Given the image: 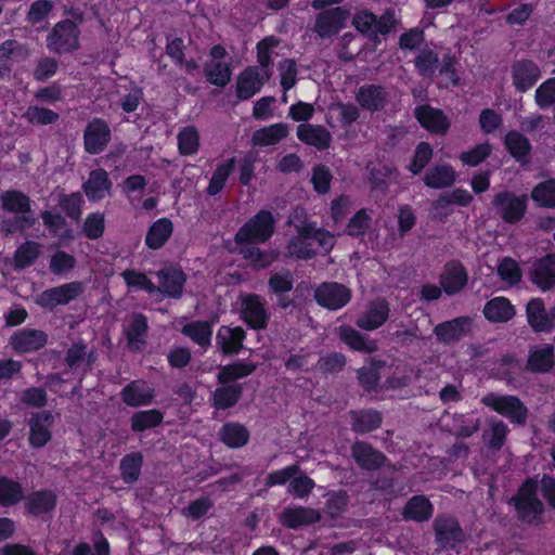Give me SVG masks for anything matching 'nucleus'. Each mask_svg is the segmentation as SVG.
Wrapping results in <instances>:
<instances>
[{
	"mask_svg": "<svg viewBox=\"0 0 555 555\" xmlns=\"http://www.w3.org/2000/svg\"><path fill=\"white\" fill-rule=\"evenodd\" d=\"M335 246V237L325 229L296 232L286 244L288 258L310 260L319 254H328Z\"/></svg>",
	"mask_w": 555,
	"mask_h": 555,
	"instance_id": "nucleus-1",
	"label": "nucleus"
},
{
	"mask_svg": "<svg viewBox=\"0 0 555 555\" xmlns=\"http://www.w3.org/2000/svg\"><path fill=\"white\" fill-rule=\"evenodd\" d=\"M514 506L518 521L524 525L538 527L544 522L545 506L538 496V485L527 479L508 502Z\"/></svg>",
	"mask_w": 555,
	"mask_h": 555,
	"instance_id": "nucleus-2",
	"label": "nucleus"
},
{
	"mask_svg": "<svg viewBox=\"0 0 555 555\" xmlns=\"http://www.w3.org/2000/svg\"><path fill=\"white\" fill-rule=\"evenodd\" d=\"M275 219L271 211L260 210L235 233V244L266 243L274 233Z\"/></svg>",
	"mask_w": 555,
	"mask_h": 555,
	"instance_id": "nucleus-3",
	"label": "nucleus"
},
{
	"mask_svg": "<svg viewBox=\"0 0 555 555\" xmlns=\"http://www.w3.org/2000/svg\"><path fill=\"white\" fill-rule=\"evenodd\" d=\"M481 402L501 415L508 417L513 423L524 425L528 418V409L515 396H500L489 392L482 397Z\"/></svg>",
	"mask_w": 555,
	"mask_h": 555,
	"instance_id": "nucleus-4",
	"label": "nucleus"
},
{
	"mask_svg": "<svg viewBox=\"0 0 555 555\" xmlns=\"http://www.w3.org/2000/svg\"><path fill=\"white\" fill-rule=\"evenodd\" d=\"M79 29L69 20L61 21L54 25L47 37V47L55 53H68L79 47Z\"/></svg>",
	"mask_w": 555,
	"mask_h": 555,
	"instance_id": "nucleus-5",
	"label": "nucleus"
},
{
	"mask_svg": "<svg viewBox=\"0 0 555 555\" xmlns=\"http://www.w3.org/2000/svg\"><path fill=\"white\" fill-rule=\"evenodd\" d=\"M85 289L86 286L82 282L66 283L40 293L36 298V304L44 309L53 310L57 306H65L77 299L83 294Z\"/></svg>",
	"mask_w": 555,
	"mask_h": 555,
	"instance_id": "nucleus-6",
	"label": "nucleus"
},
{
	"mask_svg": "<svg viewBox=\"0 0 555 555\" xmlns=\"http://www.w3.org/2000/svg\"><path fill=\"white\" fill-rule=\"evenodd\" d=\"M351 456L357 465L364 470H377L385 466L391 472L397 470V467L388 462L383 452L366 441H356L351 446Z\"/></svg>",
	"mask_w": 555,
	"mask_h": 555,
	"instance_id": "nucleus-7",
	"label": "nucleus"
},
{
	"mask_svg": "<svg viewBox=\"0 0 555 555\" xmlns=\"http://www.w3.org/2000/svg\"><path fill=\"white\" fill-rule=\"evenodd\" d=\"M527 203V195L517 196L508 191L498 193L492 201L496 214L508 223H515L524 217Z\"/></svg>",
	"mask_w": 555,
	"mask_h": 555,
	"instance_id": "nucleus-8",
	"label": "nucleus"
},
{
	"mask_svg": "<svg viewBox=\"0 0 555 555\" xmlns=\"http://www.w3.org/2000/svg\"><path fill=\"white\" fill-rule=\"evenodd\" d=\"M317 302L330 310L345 307L351 299V291L337 282H324L314 291Z\"/></svg>",
	"mask_w": 555,
	"mask_h": 555,
	"instance_id": "nucleus-9",
	"label": "nucleus"
},
{
	"mask_svg": "<svg viewBox=\"0 0 555 555\" xmlns=\"http://www.w3.org/2000/svg\"><path fill=\"white\" fill-rule=\"evenodd\" d=\"M433 526L436 542L444 550L453 548L464 541V532L454 517L438 516Z\"/></svg>",
	"mask_w": 555,
	"mask_h": 555,
	"instance_id": "nucleus-10",
	"label": "nucleus"
},
{
	"mask_svg": "<svg viewBox=\"0 0 555 555\" xmlns=\"http://www.w3.org/2000/svg\"><path fill=\"white\" fill-rule=\"evenodd\" d=\"M111 140V129L106 121L101 118L92 119L83 132L85 150L89 154H100Z\"/></svg>",
	"mask_w": 555,
	"mask_h": 555,
	"instance_id": "nucleus-11",
	"label": "nucleus"
},
{
	"mask_svg": "<svg viewBox=\"0 0 555 555\" xmlns=\"http://www.w3.org/2000/svg\"><path fill=\"white\" fill-rule=\"evenodd\" d=\"M242 319L254 330L267 327L270 314L258 295L249 294L242 298Z\"/></svg>",
	"mask_w": 555,
	"mask_h": 555,
	"instance_id": "nucleus-12",
	"label": "nucleus"
},
{
	"mask_svg": "<svg viewBox=\"0 0 555 555\" xmlns=\"http://www.w3.org/2000/svg\"><path fill=\"white\" fill-rule=\"evenodd\" d=\"M348 17L349 12L343 8L325 10L317 15L313 30L321 38L331 37L344 27Z\"/></svg>",
	"mask_w": 555,
	"mask_h": 555,
	"instance_id": "nucleus-13",
	"label": "nucleus"
},
{
	"mask_svg": "<svg viewBox=\"0 0 555 555\" xmlns=\"http://www.w3.org/2000/svg\"><path fill=\"white\" fill-rule=\"evenodd\" d=\"M356 100L362 108L369 112H380L389 102V92L380 85H363L358 89Z\"/></svg>",
	"mask_w": 555,
	"mask_h": 555,
	"instance_id": "nucleus-14",
	"label": "nucleus"
},
{
	"mask_svg": "<svg viewBox=\"0 0 555 555\" xmlns=\"http://www.w3.org/2000/svg\"><path fill=\"white\" fill-rule=\"evenodd\" d=\"M472 319L469 317H459L437 324L434 333L439 343L450 345L468 335Z\"/></svg>",
	"mask_w": 555,
	"mask_h": 555,
	"instance_id": "nucleus-15",
	"label": "nucleus"
},
{
	"mask_svg": "<svg viewBox=\"0 0 555 555\" xmlns=\"http://www.w3.org/2000/svg\"><path fill=\"white\" fill-rule=\"evenodd\" d=\"M530 281L541 291L555 287V254H548L534 261L529 271Z\"/></svg>",
	"mask_w": 555,
	"mask_h": 555,
	"instance_id": "nucleus-16",
	"label": "nucleus"
},
{
	"mask_svg": "<svg viewBox=\"0 0 555 555\" xmlns=\"http://www.w3.org/2000/svg\"><path fill=\"white\" fill-rule=\"evenodd\" d=\"M53 416L49 411L31 414L29 425V443L34 448H42L51 440V426Z\"/></svg>",
	"mask_w": 555,
	"mask_h": 555,
	"instance_id": "nucleus-17",
	"label": "nucleus"
},
{
	"mask_svg": "<svg viewBox=\"0 0 555 555\" xmlns=\"http://www.w3.org/2000/svg\"><path fill=\"white\" fill-rule=\"evenodd\" d=\"M540 76V67L531 60H518L512 65L513 85L519 92H525L534 86Z\"/></svg>",
	"mask_w": 555,
	"mask_h": 555,
	"instance_id": "nucleus-18",
	"label": "nucleus"
},
{
	"mask_svg": "<svg viewBox=\"0 0 555 555\" xmlns=\"http://www.w3.org/2000/svg\"><path fill=\"white\" fill-rule=\"evenodd\" d=\"M157 278L156 291L172 298L181 297L186 276L180 268L165 267L157 272Z\"/></svg>",
	"mask_w": 555,
	"mask_h": 555,
	"instance_id": "nucleus-19",
	"label": "nucleus"
},
{
	"mask_svg": "<svg viewBox=\"0 0 555 555\" xmlns=\"http://www.w3.org/2000/svg\"><path fill=\"white\" fill-rule=\"evenodd\" d=\"M48 343L46 332L35 328H23L11 337V346L17 352H35L43 348Z\"/></svg>",
	"mask_w": 555,
	"mask_h": 555,
	"instance_id": "nucleus-20",
	"label": "nucleus"
},
{
	"mask_svg": "<svg viewBox=\"0 0 555 555\" xmlns=\"http://www.w3.org/2000/svg\"><path fill=\"white\" fill-rule=\"evenodd\" d=\"M468 275L464 266L457 261H449L440 276V285L448 295L461 292L467 284Z\"/></svg>",
	"mask_w": 555,
	"mask_h": 555,
	"instance_id": "nucleus-21",
	"label": "nucleus"
},
{
	"mask_svg": "<svg viewBox=\"0 0 555 555\" xmlns=\"http://www.w3.org/2000/svg\"><path fill=\"white\" fill-rule=\"evenodd\" d=\"M321 518V513L318 509L304 506L285 508L280 515L281 524L289 529L313 525L320 521Z\"/></svg>",
	"mask_w": 555,
	"mask_h": 555,
	"instance_id": "nucleus-22",
	"label": "nucleus"
},
{
	"mask_svg": "<svg viewBox=\"0 0 555 555\" xmlns=\"http://www.w3.org/2000/svg\"><path fill=\"white\" fill-rule=\"evenodd\" d=\"M388 314V304L385 299L378 298L369 304L366 310L358 318L356 324L365 331H373L387 321Z\"/></svg>",
	"mask_w": 555,
	"mask_h": 555,
	"instance_id": "nucleus-23",
	"label": "nucleus"
},
{
	"mask_svg": "<svg viewBox=\"0 0 555 555\" xmlns=\"http://www.w3.org/2000/svg\"><path fill=\"white\" fill-rule=\"evenodd\" d=\"M414 116L425 129L434 133L444 134L450 127V122L442 111L429 105L416 107Z\"/></svg>",
	"mask_w": 555,
	"mask_h": 555,
	"instance_id": "nucleus-24",
	"label": "nucleus"
},
{
	"mask_svg": "<svg viewBox=\"0 0 555 555\" xmlns=\"http://www.w3.org/2000/svg\"><path fill=\"white\" fill-rule=\"evenodd\" d=\"M297 138L319 151L327 150L332 143L331 132L321 125L300 124L297 127Z\"/></svg>",
	"mask_w": 555,
	"mask_h": 555,
	"instance_id": "nucleus-25",
	"label": "nucleus"
},
{
	"mask_svg": "<svg viewBox=\"0 0 555 555\" xmlns=\"http://www.w3.org/2000/svg\"><path fill=\"white\" fill-rule=\"evenodd\" d=\"M526 317L530 327L535 333H550L552 331L550 309L545 308L541 298H532L528 301Z\"/></svg>",
	"mask_w": 555,
	"mask_h": 555,
	"instance_id": "nucleus-26",
	"label": "nucleus"
},
{
	"mask_svg": "<svg viewBox=\"0 0 555 555\" xmlns=\"http://www.w3.org/2000/svg\"><path fill=\"white\" fill-rule=\"evenodd\" d=\"M57 496L51 490H39L24 496V508L31 516H40L52 512L56 506Z\"/></svg>",
	"mask_w": 555,
	"mask_h": 555,
	"instance_id": "nucleus-27",
	"label": "nucleus"
},
{
	"mask_svg": "<svg viewBox=\"0 0 555 555\" xmlns=\"http://www.w3.org/2000/svg\"><path fill=\"white\" fill-rule=\"evenodd\" d=\"M82 188L90 201H100L111 195L112 181L108 178V173L100 168L89 173V178Z\"/></svg>",
	"mask_w": 555,
	"mask_h": 555,
	"instance_id": "nucleus-28",
	"label": "nucleus"
},
{
	"mask_svg": "<svg viewBox=\"0 0 555 555\" xmlns=\"http://www.w3.org/2000/svg\"><path fill=\"white\" fill-rule=\"evenodd\" d=\"M245 331L237 327L222 325L216 335V346L224 354H236L243 348Z\"/></svg>",
	"mask_w": 555,
	"mask_h": 555,
	"instance_id": "nucleus-29",
	"label": "nucleus"
},
{
	"mask_svg": "<svg viewBox=\"0 0 555 555\" xmlns=\"http://www.w3.org/2000/svg\"><path fill=\"white\" fill-rule=\"evenodd\" d=\"M554 363V347L544 344L531 348L526 369L534 373H546L553 369Z\"/></svg>",
	"mask_w": 555,
	"mask_h": 555,
	"instance_id": "nucleus-30",
	"label": "nucleus"
},
{
	"mask_svg": "<svg viewBox=\"0 0 555 555\" xmlns=\"http://www.w3.org/2000/svg\"><path fill=\"white\" fill-rule=\"evenodd\" d=\"M147 319L142 313H133L125 331L128 347L131 351H140L145 345L147 334Z\"/></svg>",
	"mask_w": 555,
	"mask_h": 555,
	"instance_id": "nucleus-31",
	"label": "nucleus"
},
{
	"mask_svg": "<svg viewBox=\"0 0 555 555\" xmlns=\"http://www.w3.org/2000/svg\"><path fill=\"white\" fill-rule=\"evenodd\" d=\"M264 80L260 77L257 67H247L237 78L236 94L240 100H247L256 94L263 86Z\"/></svg>",
	"mask_w": 555,
	"mask_h": 555,
	"instance_id": "nucleus-32",
	"label": "nucleus"
},
{
	"mask_svg": "<svg viewBox=\"0 0 555 555\" xmlns=\"http://www.w3.org/2000/svg\"><path fill=\"white\" fill-rule=\"evenodd\" d=\"M122 401L129 406H140L151 403L154 391L142 380H133L121 390Z\"/></svg>",
	"mask_w": 555,
	"mask_h": 555,
	"instance_id": "nucleus-33",
	"label": "nucleus"
},
{
	"mask_svg": "<svg viewBox=\"0 0 555 555\" xmlns=\"http://www.w3.org/2000/svg\"><path fill=\"white\" fill-rule=\"evenodd\" d=\"M0 204L3 210L14 215H33L30 198L21 191L9 190L0 194Z\"/></svg>",
	"mask_w": 555,
	"mask_h": 555,
	"instance_id": "nucleus-34",
	"label": "nucleus"
},
{
	"mask_svg": "<svg viewBox=\"0 0 555 555\" xmlns=\"http://www.w3.org/2000/svg\"><path fill=\"white\" fill-rule=\"evenodd\" d=\"M456 178L454 169L447 164L436 165L427 170L423 180L430 189H443L451 186Z\"/></svg>",
	"mask_w": 555,
	"mask_h": 555,
	"instance_id": "nucleus-35",
	"label": "nucleus"
},
{
	"mask_svg": "<svg viewBox=\"0 0 555 555\" xmlns=\"http://www.w3.org/2000/svg\"><path fill=\"white\" fill-rule=\"evenodd\" d=\"M483 314L490 322L503 323L515 315V309L508 299L495 297L485 305Z\"/></svg>",
	"mask_w": 555,
	"mask_h": 555,
	"instance_id": "nucleus-36",
	"label": "nucleus"
},
{
	"mask_svg": "<svg viewBox=\"0 0 555 555\" xmlns=\"http://www.w3.org/2000/svg\"><path fill=\"white\" fill-rule=\"evenodd\" d=\"M288 125L283 122L274 124L256 130L253 133L251 141L254 145L258 146L273 145L286 138L288 135Z\"/></svg>",
	"mask_w": 555,
	"mask_h": 555,
	"instance_id": "nucleus-37",
	"label": "nucleus"
},
{
	"mask_svg": "<svg viewBox=\"0 0 555 555\" xmlns=\"http://www.w3.org/2000/svg\"><path fill=\"white\" fill-rule=\"evenodd\" d=\"M238 254L248 260L255 269H263L270 266L278 257L275 251H264L256 247V244H236Z\"/></svg>",
	"mask_w": 555,
	"mask_h": 555,
	"instance_id": "nucleus-38",
	"label": "nucleus"
},
{
	"mask_svg": "<svg viewBox=\"0 0 555 555\" xmlns=\"http://www.w3.org/2000/svg\"><path fill=\"white\" fill-rule=\"evenodd\" d=\"M433 505L428 499L423 495L411 498L404 506L403 516L405 519L415 521H426L431 517Z\"/></svg>",
	"mask_w": 555,
	"mask_h": 555,
	"instance_id": "nucleus-39",
	"label": "nucleus"
},
{
	"mask_svg": "<svg viewBox=\"0 0 555 555\" xmlns=\"http://www.w3.org/2000/svg\"><path fill=\"white\" fill-rule=\"evenodd\" d=\"M338 331L341 340L351 349L366 353H372L377 350V345L374 340L366 339L354 328L350 326H340Z\"/></svg>",
	"mask_w": 555,
	"mask_h": 555,
	"instance_id": "nucleus-40",
	"label": "nucleus"
},
{
	"mask_svg": "<svg viewBox=\"0 0 555 555\" xmlns=\"http://www.w3.org/2000/svg\"><path fill=\"white\" fill-rule=\"evenodd\" d=\"M351 428L358 434H366L382 424V416L377 411H353L350 413Z\"/></svg>",
	"mask_w": 555,
	"mask_h": 555,
	"instance_id": "nucleus-41",
	"label": "nucleus"
},
{
	"mask_svg": "<svg viewBox=\"0 0 555 555\" xmlns=\"http://www.w3.org/2000/svg\"><path fill=\"white\" fill-rule=\"evenodd\" d=\"M172 222L163 218L155 221L147 231L145 243L152 249L160 248L172 233Z\"/></svg>",
	"mask_w": 555,
	"mask_h": 555,
	"instance_id": "nucleus-42",
	"label": "nucleus"
},
{
	"mask_svg": "<svg viewBox=\"0 0 555 555\" xmlns=\"http://www.w3.org/2000/svg\"><path fill=\"white\" fill-rule=\"evenodd\" d=\"M220 440L230 448H240L245 446L249 439L247 428L238 423H228L219 431Z\"/></svg>",
	"mask_w": 555,
	"mask_h": 555,
	"instance_id": "nucleus-43",
	"label": "nucleus"
},
{
	"mask_svg": "<svg viewBox=\"0 0 555 555\" xmlns=\"http://www.w3.org/2000/svg\"><path fill=\"white\" fill-rule=\"evenodd\" d=\"M243 393V387L240 384H231L218 387L212 395L214 406L216 409H229L237 403Z\"/></svg>",
	"mask_w": 555,
	"mask_h": 555,
	"instance_id": "nucleus-44",
	"label": "nucleus"
},
{
	"mask_svg": "<svg viewBox=\"0 0 555 555\" xmlns=\"http://www.w3.org/2000/svg\"><path fill=\"white\" fill-rule=\"evenodd\" d=\"M143 466V455L141 452H131L126 454L119 464L120 476L124 482L134 483L141 475Z\"/></svg>",
	"mask_w": 555,
	"mask_h": 555,
	"instance_id": "nucleus-45",
	"label": "nucleus"
},
{
	"mask_svg": "<svg viewBox=\"0 0 555 555\" xmlns=\"http://www.w3.org/2000/svg\"><path fill=\"white\" fill-rule=\"evenodd\" d=\"M508 428L505 423L499 420H490L488 428L483 431L482 438L489 449L499 451L506 441Z\"/></svg>",
	"mask_w": 555,
	"mask_h": 555,
	"instance_id": "nucleus-46",
	"label": "nucleus"
},
{
	"mask_svg": "<svg viewBox=\"0 0 555 555\" xmlns=\"http://www.w3.org/2000/svg\"><path fill=\"white\" fill-rule=\"evenodd\" d=\"M505 145L511 155L518 162H528L531 144L524 134L515 130L509 131L505 135Z\"/></svg>",
	"mask_w": 555,
	"mask_h": 555,
	"instance_id": "nucleus-47",
	"label": "nucleus"
},
{
	"mask_svg": "<svg viewBox=\"0 0 555 555\" xmlns=\"http://www.w3.org/2000/svg\"><path fill=\"white\" fill-rule=\"evenodd\" d=\"M24 499L22 485L8 477L0 476V505L13 506Z\"/></svg>",
	"mask_w": 555,
	"mask_h": 555,
	"instance_id": "nucleus-48",
	"label": "nucleus"
},
{
	"mask_svg": "<svg viewBox=\"0 0 555 555\" xmlns=\"http://www.w3.org/2000/svg\"><path fill=\"white\" fill-rule=\"evenodd\" d=\"M182 334L190 337L194 343L201 347L206 348L210 345L211 338V324L208 321H195L185 324L182 330Z\"/></svg>",
	"mask_w": 555,
	"mask_h": 555,
	"instance_id": "nucleus-49",
	"label": "nucleus"
},
{
	"mask_svg": "<svg viewBox=\"0 0 555 555\" xmlns=\"http://www.w3.org/2000/svg\"><path fill=\"white\" fill-rule=\"evenodd\" d=\"M256 369L257 365L254 363L236 362L221 367L217 378L220 384H227L231 380L250 375Z\"/></svg>",
	"mask_w": 555,
	"mask_h": 555,
	"instance_id": "nucleus-50",
	"label": "nucleus"
},
{
	"mask_svg": "<svg viewBox=\"0 0 555 555\" xmlns=\"http://www.w3.org/2000/svg\"><path fill=\"white\" fill-rule=\"evenodd\" d=\"M163 413L158 410L140 411L131 417V428L134 431H144L158 426L163 421Z\"/></svg>",
	"mask_w": 555,
	"mask_h": 555,
	"instance_id": "nucleus-51",
	"label": "nucleus"
},
{
	"mask_svg": "<svg viewBox=\"0 0 555 555\" xmlns=\"http://www.w3.org/2000/svg\"><path fill=\"white\" fill-rule=\"evenodd\" d=\"M95 361L94 352H88L87 347L82 343L74 344L66 352L65 362L72 370L79 367L83 362L91 366Z\"/></svg>",
	"mask_w": 555,
	"mask_h": 555,
	"instance_id": "nucleus-52",
	"label": "nucleus"
},
{
	"mask_svg": "<svg viewBox=\"0 0 555 555\" xmlns=\"http://www.w3.org/2000/svg\"><path fill=\"white\" fill-rule=\"evenodd\" d=\"M35 221L34 215H15L0 222V233L7 236L16 232H24L31 228Z\"/></svg>",
	"mask_w": 555,
	"mask_h": 555,
	"instance_id": "nucleus-53",
	"label": "nucleus"
},
{
	"mask_svg": "<svg viewBox=\"0 0 555 555\" xmlns=\"http://www.w3.org/2000/svg\"><path fill=\"white\" fill-rule=\"evenodd\" d=\"M234 158H230L216 168L207 188V193L209 195L215 196L223 189L227 179L234 169Z\"/></svg>",
	"mask_w": 555,
	"mask_h": 555,
	"instance_id": "nucleus-54",
	"label": "nucleus"
},
{
	"mask_svg": "<svg viewBox=\"0 0 555 555\" xmlns=\"http://www.w3.org/2000/svg\"><path fill=\"white\" fill-rule=\"evenodd\" d=\"M531 197L540 206L555 208V180L539 183L533 188Z\"/></svg>",
	"mask_w": 555,
	"mask_h": 555,
	"instance_id": "nucleus-55",
	"label": "nucleus"
},
{
	"mask_svg": "<svg viewBox=\"0 0 555 555\" xmlns=\"http://www.w3.org/2000/svg\"><path fill=\"white\" fill-rule=\"evenodd\" d=\"M496 272L499 276L509 286L517 285L521 281V270L517 261L511 257H504L499 262Z\"/></svg>",
	"mask_w": 555,
	"mask_h": 555,
	"instance_id": "nucleus-56",
	"label": "nucleus"
},
{
	"mask_svg": "<svg viewBox=\"0 0 555 555\" xmlns=\"http://www.w3.org/2000/svg\"><path fill=\"white\" fill-rule=\"evenodd\" d=\"M23 118L29 124L46 126L56 122L60 115L49 108L31 105L24 113Z\"/></svg>",
	"mask_w": 555,
	"mask_h": 555,
	"instance_id": "nucleus-57",
	"label": "nucleus"
},
{
	"mask_svg": "<svg viewBox=\"0 0 555 555\" xmlns=\"http://www.w3.org/2000/svg\"><path fill=\"white\" fill-rule=\"evenodd\" d=\"M204 72L208 81L218 87H224L231 79V68L224 63H208Z\"/></svg>",
	"mask_w": 555,
	"mask_h": 555,
	"instance_id": "nucleus-58",
	"label": "nucleus"
},
{
	"mask_svg": "<svg viewBox=\"0 0 555 555\" xmlns=\"http://www.w3.org/2000/svg\"><path fill=\"white\" fill-rule=\"evenodd\" d=\"M39 254L40 245L36 242L27 241L17 248L14 255L15 267L23 269L30 266L38 258Z\"/></svg>",
	"mask_w": 555,
	"mask_h": 555,
	"instance_id": "nucleus-59",
	"label": "nucleus"
},
{
	"mask_svg": "<svg viewBox=\"0 0 555 555\" xmlns=\"http://www.w3.org/2000/svg\"><path fill=\"white\" fill-rule=\"evenodd\" d=\"M348 504V495L345 491H336L327 494L324 505V514L330 518H337L343 515Z\"/></svg>",
	"mask_w": 555,
	"mask_h": 555,
	"instance_id": "nucleus-60",
	"label": "nucleus"
},
{
	"mask_svg": "<svg viewBox=\"0 0 555 555\" xmlns=\"http://www.w3.org/2000/svg\"><path fill=\"white\" fill-rule=\"evenodd\" d=\"M438 54L433 50H422L415 57V66L423 77H431L437 68Z\"/></svg>",
	"mask_w": 555,
	"mask_h": 555,
	"instance_id": "nucleus-61",
	"label": "nucleus"
},
{
	"mask_svg": "<svg viewBox=\"0 0 555 555\" xmlns=\"http://www.w3.org/2000/svg\"><path fill=\"white\" fill-rule=\"evenodd\" d=\"M434 155L431 146L427 142H421L414 152L413 160L409 167L413 175H418L428 165Z\"/></svg>",
	"mask_w": 555,
	"mask_h": 555,
	"instance_id": "nucleus-62",
	"label": "nucleus"
},
{
	"mask_svg": "<svg viewBox=\"0 0 555 555\" xmlns=\"http://www.w3.org/2000/svg\"><path fill=\"white\" fill-rule=\"evenodd\" d=\"M453 421V434L461 438H468L473 436L479 430L481 424L479 418H465L463 414H454Z\"/></svg>",
	"mask_w": 555,
	"mask_h": 555,
	"instance_id": "nucleus-63",
	"label": "nucleus"
},
{
	"mask_svg": "<svg viewBox=\"0 0 555 555\" xmlns=\"http://www.w3.org/2000/svg\"><path fill=\"white\" fill-rule=\"evenodd\" d=\"M346 365V357L339 352H332L319 359L317 369L323 374H335Z\"/></svg>",
	"mask_w": 555,
	"mask_h": 555,
	"instance_id": "nucleus-64",
	"label": "nucleus"
}]
</instances>
